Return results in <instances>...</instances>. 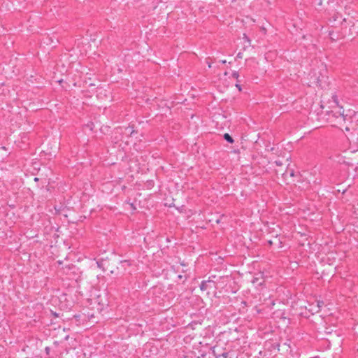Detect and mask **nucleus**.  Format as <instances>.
Masks as SVG:
<instances>
[{
  "mask_svg": "<svg viewBox=\"0 0 358 358\" xmlns=\"http://www.w3.org/2000/svg\"><path fill=\"white\" fill-rule=\"evenodd\" d=\"M45 351H46L47 354H48L49 352H50V348L49 347H46L45 348Z\"/></svg>",
  "mask_w": 358,
  "mask_h": 358,
  "instance_id": "13",
  "label": "nucleus"
},
{
  "mask_svg": "<svg viewBox=\"0 0 358 358\" xmlns=\"http://www.w3.org/2000/svg\"><path fill=\"white\" fill-rule=\"evenodd\" d=\"M232 76L233 78H234L235 79L238 80V77H239V74L238 72L235 71L232 73Z\"/></svg>",
  "mask_w": 358,
  "mask_h": 358,
  "instance_id": "7",
  "label": "nucleus"
},
{
  "mask_svg": "<svg viewBox=\"0 0 358 358\" xmlns=\"http://www.w3.org/2000/svg\"><path fill=\"white\" fill-rule=\"evenodd\" d=\"M323 71H326V69L324 68L322 69Z\"/></svg>",
  "mask_w": 358,
  "mask_h": 358,
  "instance_id": "21",
  "label": "nucleus"
},
{
  "mask_svg": "<svg viewBox=\"0 0 358 358\" xmlns=\"http://www.w3.org/2000/svg\"><path fill=\"white\" fill-rule=\"evenodd\" d=\"M224 138L229 143H234V139L229 134H224Z\"/></svg>",
  "mask_w": 358,
  "mask_h": 358,
  "instance_id": "6",
  "label": "nucleus"
},
{
  "mask_svg": "<svg viewBox=\"0 0 358 358\" xmlns=\"http://www.w3.org/2000/svg\"><path fill=\"white\" fill-rule=\"evenodd\" d=\"M255 280H257V278H255L253 280H252V282L255 283Z\"/></svg>",
  "mask_w": 358,
  "mask_h": 358,
  "instance_id": "19",
  "label": "nucleus"
},
{
  "mask_svg": "<svg viewBox=\"0 0 358 358\" xmlns=\"http://www.w3.org/2000/svg\"><path fill=\"white\" fill-rule=\"evenodd\" d=\"M197 358H199V357H197Z\"/></svg>",
  "mask_w": 358,
  "mask_h": 358,
  "instance_id": "22",
  "label": "nucleus"
},
{
  "mask_svg": "<svg viewBox=\"0 0 358 358\" xmlns=\"http://www.w3.org/2000/svg\"><path fill=\"white\" fill-rule=\"evenodd\" d=\"M354 330L355 334L358 336V323L355 325Z\"/></svg>",
  "mask_w": 358,
  "mask_h": 358,
  "instance_id": "8",
  "label": "nucleus"
},
{
  "mask_svg": "<svg viewBox=\"0 0 358 358\" xmlns=\"http://www.w3.org/2000/svg\"><path fill=\"white\" fill-rule=\"evenodd\" d=\"M38 180V178H34V180H35V181H37Z\"/></svg>",
  "mask_w": 358,
  "mask_h": 358,
  "instance_id": "20",
  "label": "nucleus"
},
{
  "mask_svg": "<svg viewBox=\"0 0 358 358\" xmlns=\"http://www.w3.org/2000/svg\"><path fill=\"white\" fill-rule=\"evenodd\" d=\"M213 352L216 358H227L229 355V352H224L221 354H219L217 350L215 348H213Z\"/></svg>",
  "mask_w": 358,
  "mask_h": 358,
  "instance_id": "3",
  "label": "nucleus"
},
{
  "mask_svg": "<svg viewBox=\"0 0 358 358\" xmlns=\"http://www.w3.org/2000/svg\"><path fill=\"white\" fill-rule=\"evenodd\" d=\"M334 115L338 120V123H341V122H345V116L344 115L343 112H336L334 113Z\"/></svg>",
  "mask_w": 358,
  "mask_h": 358,
  "instance_id": "4",
  "label": "nucleus"
},
{
  "mask_svg": "<svg viewBox=\"0 0 358 358\" xmlns=\"http://www.w3.org/2000/svg\"><path fill=\"white\" fill-rule=\"evenodd\" d=\"M275 163L277 166H281L282 163L280 161H275Z\"/></svg>",
  "mask_w": 358,
  "mask_h": 358,
  "instance_id": "9",
  "label": "nucleus"
},
{
  "mask_svg": "<svg viewBox=\"0 0 358 358\" xmlns=\"http://www.w3.org/2000/svg\"><path fill=\"white\" fill-rule=\"evenodd\" d=\"M268 243L269 245H272L273 244V242L271 241H268Z\"/></svg>",
  "mask_w": 358,
  "mask_h": 358,
  "instance_id": "14",
  "label": "nucleus"
},
{
  "mask_svg": "<svg viewBox=\"0 0 358 358\" xmlns=\"http://www.w3.org/2000/svg\"><path fill=\"white\" fill-rule=\"evenodd\" d=\"M121 264H127V265H130V264H129V262H128V261H126V260H125V261H122V262H121Z\"/></svg>",
  "mask_w": 358,
  "mask_h": 358,
  "instance_id": "12",
  "label": "nucleus"
},
{
  "mask_svg": "<svg viewBox=\"0 0 358 358\" xmlns=\"http://www.w3.org/2000/svg\"><path fill=\"white\" fill-rule=\"evenodd\" d=\"M237 57L241 58V53H238Z\"/></svg>",
  "mask_w": 358,
  "mask_h": 358,
  "instance_id": "17",
  "label": "nucleus"
},
{
  "mask_svg": "<svg viewBox=\"0 0 358 358\" xmlns=\"http://www.w3.org/2000/svg\"><path fill=\"white\" fill-rule=\"evenodd\" d=\"M313 76H311V78L314 79V80L313 81V83H315V85H318V86H320L322 87H323V83L325 82V78H326V76L325 75H322L321 73H320V76H317L316 73L315 72H313Z\"/></svg>",
  "mask_w": 358,
  "mask_h": 358,
  "instance_id": "1",
  "label": "nucleus"
},
{
  "mask_svg": "<svg viewBox=\"0 0 358 358\" xmlns=\"http://www.w3.org/2000/svg\"><path fill=\"white\" fill-rule=\"evenodd\" d=\"M215 287V282L212 280H203L200 285V289L201 291H206L208 288Z\"/></svg>",
  "mask_w": 358,
  "mask_h": 358,
  "instance_id": "2",
  "label": "nucleus"
},
{
  "mask_svg": "<svg viewBox=\"0 0 358 358\" xmlns=\"http://www.w3.org/2000/svg\"><path fill=\"white\" fill-rule=\"evenodd\" d=\"M236 87L238 89L239 91L241 90V85L238 83L236 84Z\"/></svg>",
  "mask_w": 358,
  "mask_h": 358,
  "instance_id": "10",
  "label": "nucleus"
},
{
  "mask_svg": "<svg viewBox=\"0 0 358 358\" xmlns=\"http://www.w3.org/2000/svg\"><path fill=\"white\" fill-rule=\"evenodd\" d=\"M208 66L209 68H211V64L210 63H208Z\"/></svg>",
  "mask_w": 358,
  "mask_h": 358,
  "instance_id": "16",
  "label": "nucleus"
},
{
  "mask_svg": "<svg viewBox=\"0 0 358 358\" xmlns=\"http://www.w3.org/2000/svg\"><path fill=\"white\" fill-rule=\"evenodd\" d=\"M311 306H312V307H311V308H310V309H313V310L317 309V306H316V305H315L314 303H313V304L311 305Z\"/></svg>",
  "mask_w": 358,
  "mask_h": 358,
  "instance_id": "11",
  "label": "nucleus"
},
{
  "mask_svg": "<svg viewBox=\"0 0 358 358\" xmlns=\"http://www.w3.org/2000/svg\"><path fill=\"white\" fill-rule=\"evenodd\" d=\"M131 206L134 209H135V207L134 206L133 203H131Z\"/></svg>",
  "mask_w": 358,
  "mask_h": 358,
  "instance_id": "18",
  "label": "nucleus"
},
{
  "mask_svg": "<svg viewBox=\"0 0 358 358\" xmlns=\"http://www.w3.org/2000/svg\"><path fill=\"white\" fill-rule=\"evenodd\" d=\"M221 62H222V64H225L227 62H226V60H222V61H221Z\"/></svg>",
  "mask_w": 358,
  "mask_h": 358,
  "instance_id": "15",
  "label": "nucleus"
},
{
  "mask_svg": "<svg viewBox=\"0 0 358 358\" xmlns=\"http://www.w3.org/2000/svg\"><path fill=\"white\" fill-rule=\"evenodd\" d=\"M323 305H324V302L322 301H317V304H316L317 309H315V310L310 309V310L317 313L320 311L321 307H322Z\"/></svg>",
  "mask_w": 358,
  "mask_h": 358,
  "instance_id": "5",
  "label": "nucleus"
}]
</instances>
